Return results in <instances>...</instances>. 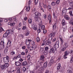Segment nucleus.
<instances>
[{
  "label": "nucleus",
  "instance_id": "obj_6",
  "mask_svg": "<svg viewBox=\"0 0 73 73\" xmlns=\"http://www.w3.org/2000/svg\"><path fill=\"white\" fill-rule=\"evenodd\" d=\"M1 42L0 43V45H2L3 46H4V38H2L1 40Z\"/></svg>",
  "mask_w": 73,
  "mask_h": 73
},
{
  "label": "nucleus",
  "instance_id": "obj_62",
  "mask_svg": "<svg viewBox=\"0 0 73 73\" xmlns=\"http://www.w3.org/2000/svg\"><path fill=\"white\" fill-rule=\"evenodd\" d=\"M15 23H11V25H10L11 26H14V25H15Z\"/></svg>",
  "mask_w": 73,
  "mask_h": 73
},
{
  "label": "nucleus",
  "instance_id": "obj_44",
  "mask_svg": "<svg viewBox=\"0 0 73 73\" xmlns=\"http://www.w3.org/2000/svg\"><path fill=\"white\" fill-rule=\"evenodd\" d=\"M35 5H37V3H38V0H35Z\"/></svg>",
  "mask_w": 73,
  "mask_h": 73
},
{
  "label": "nucleus",
  "instance_id": "obj_64",
  "mask_svg": "<svg viewBox=\"0 0 73 73\" xmlns=\"http://www.w3.org/2000/svg\"><path fill=\"white\" fill-rule=\"evenodd\" d=\"M43 17L44 19H46V15H43Z\"/></svg>",
  "mask_w": 73,
  "mask_h": 73
},
{
  "label": "nucleus",
  "instance_id": "obj_17",
  "mask_svg": "<svg viewBox=\"0 0 73 73\" xmlns=\"http://www.w3.org/2000/svg\"><path fill=\"white\" fill-rule=\"evenodd\" d=\"M48 18L49 21V23H50L52 21L51 20V16L50 15H49L48 16Z\"/></svg>",
  "mask_w": 73,
  "mask_h": 73
},
{
  "label": "nucleus",
  "instance_id": "obj_24",
  "mask_svg": "<svg viewBox=\"0 0 73 73\" xmlns=\"http://www.w3.org/2000/svg\"><path fill=\"white\" fill-rule=\"evenodd\" d=\"M1 69L2 70H4V69H5V67H4V65H1Z\"/></svg>",
  "mask_w": 73,
  "mask_h": 73
},
{
  "label": "nucleus",
  "instance_id": "obj_20",
  "mask_svg": "<svg viewBox=\"0 0 73 73\" xmlns=\"http://www.w3.org/2000/svg\"><path fill=\"white\" fill-rule=\"evenodd\" d=\"M47 9L48 11H52V7L51 6L48 5L47 6Z\"/></svg>",
  "mask_w": 73,
  "mask_h": 73
},
{
  "label": "nucleus",
  "instance_id": "obj_11",
  "mask_svg": "<svg viewBox=\"0 0 73 73\" xmlns=\"http://www.w3.org/2000/svg\"><path fill=\"white\" fill-rule=\"evenodd\" d=\"M27 58L28 60H29L30 61H32V58L31 57V55L29 54L27 55Z\"/></svg>",
  "mask_w": 73,
  "mask_h": 73
},
{
  "label": "nucleus",
  "instance_id": "obj_59",
  "mask_svg": "<svg viewBox=\"0 0 73 73\" xmlns=\"http://www.w3.org/2000/svg\"><path fill=\"white\" fill-rule=\"evenodd\" d=\"M28 3L29 4V5H30V4H31L32 3V1H31V0L29 1L28 2Z\"/></svg>",
  "mask_w": 73,
  "mask_h": 73
},
{
  "label": "nucleus",
  "instance_id": "obj_51",
  "mask_svg": "<svg viewBox=\"0 0 73 73\" xmlns=\"http://www.w3.org/2000/svg\"><path fill=\"white\" fill-rule=\"evenodd\" d=\"M68 73H73L72 71L71 70H68Z\"/></svg>",
  "mask_w": 73,
  "mask_h": 73
},
{
  "label": "nucleus",
  "instance_id": "obj_29",
  "mask_svg": "<svg viewBox=\"0 0 73 73\" xmlns=\"http://www.w3.org/2000/svg\"><path fill=\"white\" fill-rule=\"evenodd\" d=\"M62 24L63 25H65V20L63 19L62 21Z\"/></svg>",
  "mask_w": 73,
  "mask_h": 73
},
{
  "label": "nucleus",
  "instance_id": "obj_33",
  "mask_svg": "<svg viewBox=\"0 0 73 73\" xmlns=\"http://www.w3.org/2000/svg\"><path fill=\"white\" fill-rule=\"evenodd\" d=\"M15 52L12 51L11 52L10 54H11V55H15Z\"/></svg>",
  "mask_w": 73,
  "mask_h": 73
},
{
  "label": "nucleus",
  "instance_id": "obj_42",
  "mask_svg": "<svg viewBox=\"0 0 73 73\" xmlns=\"http://www.w3.org/2000/svg\"><path fill=\"white\" fill-rule=\"evenodd\" d=\"M56 4V3L54 2H52L51 3L52 5L53 6H54V5H55Z\"/></svg>",
  "mask_w": 73,
  "mask_h": 73
},
{
  "label": "nucleus",
  "instance_id": "obj_50",
  "mask_svg": "<svg viewBox=\"0 0 73 73\" xmlns=\"http://www.w3.org/2000/svg\"><path fill=\"white\" fill-rule=\"evenodd\" d=\"M27 47L28 49H29L30 50V49L31 48V45L30 44H28L27 45Z\"/></svg>",
  "mask_w": 73,
  "mask_h": 73
},
{
  "label": "nucleus",
  "instance_id": "obj_46",
  "mask_svg": "<svg viewBox=\"0 0 73 73\" xmlns=\"http://www.w3.org/2000/svg\"><path fill=\"white\" fill-rule=\"evenodd\" d=\"M53 28L54 29H56V25H54L53 26Z\"/></svg>",
  "mask_w": 73,
  "mask_h": 73
},
{
  "label": "nucleus",
  "instance_id": "obj_12",
  "mask_svg": "<svg viewBox=\"0 0 73 73\" xmlns=\"http://www.w3.org/2000/svg\"><path fill=\"white\" fill-rule=\"evenodd\" d=\"M64 19L65 20H68L70 19V18L69 17V16L68 15H66L64 16Z\"/></svg>",
  "mask_w": 73,
  "mask_h": 73
},
{
  "label": "nucleus",
  "instance_id": "obj_61",
  "mask_svg": "<svg viewBox=\"0 0 73 73\" xmlns=\"http://www.w3.org/2000/svg\"><path fill=\"white\" fill-rule=\"evenodd\" d=\"M52 64H53L52 63L50 62L48 64V65H49V66H51V65H52Z\"/></svg>",
  "mask_w": 73,
  "mask_h": 73
},
{
  "label": "nucleus",
  "instance_id": "obj_31",
  "mask_svg": "<svg viewBox=\"0 0 73 73\" xmlns=\"http://www.w3.org/2000/svg\"><path fill=\"white\" fill-rule=\"evenodd\" d=\"M40 41V38L38 37H37L36 38V42H38Z\"/></svg>",
  "mask_w": 73,
  "mask_h": 73
},
{
  "label": "nucleus",
  "instance_id": "obj_22",
  "mask_svg": "<svg viewBox=\"0 0 73 73\" xmlns=\"http://www.w3.org/2000/svg\"><path fill=\"white\" fill-rule=\"evenodd\" d=\"M22 65L23 66H25V65H27V61H25L23 62L22 63Z\"/></svg>",
  "mask_w": 73,
  "mask_h": 73
},
{
  "label": "nucleus",
  "instance_id": "obj_30",
  "mask_svg": "<svg viewBox=\"0 0 73 73\" xmlns=\"http://www.w3.org/2000/svg\"><path fill=\"white\" fill-rule=\"evenodd\" d=\"M27 70V69L25 67H23V69H22V71L23 72H25Z\"/></svg>",
  "mask_w": 73,
  "mask_h": 73
},
{
  "label": "nucleus",
  "instance_id": "obj_54",
  "mask_svg": "<svg viewBox=\"0 0 73 73\" xmlns=\"http://www.w3.org/2000/svg\"><path fill=\"white\" fill-rule=\"evenodd\" d=\"M70 24H72V25L73 26V21H70L69 22Z\"/></svg>",
  "mask_w": 73,
  "mask_h": 73
},
{
  "label": "nucleus",
  "instance_id": "obj_41",
  "mask_svg": "<svg viewBox=\"0 0 73 73\" xmlns=\"http://www.w3.org/2000/svg\"><path fill=\"white\" fill-rule=\"evenodd\" d=\"M73 62V57H72L71 58V60H70V62L72 64Z\"/></svg>",
  "mask_w": 73,
  "mask_h": 73
},
{
  "label": "nucleus",
  "instance_id": "obj_37",
  "mask_svg": "<svg viewBox=\"0 0 73 73\" xmlns=\"http://www.w3.org/2000/svg\"><path fill=\"white\" fill-rule=\"evenodd\" d=\"M4 48V46H3V45H0V50L1 49H3Z\"/></svg>",
  "mask_w": 73,
  "mask_h": 73
},
{
  "label": "nucleus",
  "instance_id": "obj_55",
  "mask_svg": "<svg viewBox=\"0 0 73 73\" xmlns=\"http://www.w3.org/2000/svg\"><path fill=\"white\" fill-rule=\"evenodd\" d=\"M27 41L29 42L30 44L31 43V42H32V40L29 39H28Z\"/></svg>",
  "mask_w": 73,
  "mask_h": 73
},
{
  "label": "nucleus",
  "instance_id": "obj_1",
  "mask_svg": "<svg viewBox=\"0 0 73 73\" xmlns=\"http://www.w3.org/2000/svg\"><path fill=\"white\" fill-rule=\"evenodd\" d=\"M34 14L35 15V19H36V21H38V19L39 20H41V19L40 17H38L41 16V14L38 11H36L35 12Z\"/></svg>",
  "mask_w": 73,
  "mask_h": 73
},
{
  "label": "nucleus",
  "instance_id": "obj_58",
  "mask_svg": "<svg viewBox=\"0 0 73 73\" xmlns=\"http://www.w3.org/2000/svg\"><path fill=\"white\" fill-rule=\"evenodd\" d=\"M50 62H51V63L53 64V62H54V60H53V59H51L50 60Z\"/></svg>",
  "mask_w": 73,
  "mask_h": 73
},
{
  "label": "nucleus",
  "instance_id": "obj_39",
  "mask_svg": "<svg viewBox=\"0 0 73 73\" xmlns=\"http://www.w3.org/2000/svg\"><path fill=\"white\" fill-rule=\"evenodd\" d=\"M69 13L70 15V16H73V13H72V11H71L69 12Z\"/></svg>",
  "mask_w": 73,
  "mask_h": 73
},
{
  "label": "nucleus",
  "instance_id": "obj_13",
  "mask_svg": "<svg viewBox=\"0 0 73 73\" xmlns=\"http://www.w3.org/2000/svg\"><path fill=\"white\" fill-rule=\"evenodd\" d=\"M69 52L68 51H66V52H64V57L67 56H68V55L69 54Z\"/></svg>",
  "mask_w": 73,
  "mask_h": 73
},
{
  "label": "nucleus",
  "instance_id": "obj_49",
  "mask_svg": "<svg viewBox=\"0 0 73 73\" xmlns=\"http://www.w3.org/2000/svg\"><path fill=\"white\" fill-rule=\"evenodd\" d=\"M41 31V30L40 29H38L37 30V32H38V33H40Z\"/></svg>",
  "mask_w": 73,
  "mask_h": 73
},
{
  "label": "nucleus",
  "instance_id": "obj_36",
  "mask_svg": "<svg viewBox=\"0 0 73 73\" xmlns=\"http://www.w3.org/2000/svg\"><path fill=\"white\" fill-rule=\"evenodd\" d=\"M21 57V54H19L16 57V59L17 58H20Z\"/></svg>",
  "mask_w": 73,
  "mask_h": 73
},
{
  "label": "nucleus",
  "instance_id": "obj_19",
  "mask_svg": "<svg viewBox=\"0 0 73 73\" xmlns=\"http://www.w3.org/2000/svg\"><path fill=\"white\" fill-rule=\"evenodd\" d=\"M48 64V62H46L44 63V68H46L47 66V64Z\"/></svg>",
  "mask_w": 73,
  "mask_h": 73
},
{
  "label": "nucleus",
  "instance_id": "obj_5",
  "mask_svg": "<svg viewBox=\"0 0 73 73\" xmlns=\"http://www.w3.org/2000/svg\"><path fill=\"white\" fill-rule=\"evenodd\" d=\"M49 40H44L43 41V42L42 44V45H44L46 44V45H49Z\"/></svg>",
  "mask_w": 73,
  "mask_h": 73
},
{
  "label": "nucleus",
  "instance_id": "obj_23",
  "mask_svg": "<svg viewBox=\"0 0 73 73\" xmlns=\"http://www.w3.org/2000/svg\"><path fill=\"white\" fill-rule=\"evenodd\" d=\"M31 8V7L30 5H29V6L27 7L26 8V10L27 12H29L30 10V9Z\"/></svg>",
  "mask_w": 73,
  "mask_h": 73
},
{
  "label": "nucleus",
  "instance_id": "obj_16",
  "mask_svg": "<svg viewBox=\"0 0 73 73\" xmlns=\"http://www.w3.org/2000/svg\"><path fill=\"white\" fill-rule=\"evenodd\" d=\"M54 33H51L49 35V36L51 38H52L53 37H54Z\"/></svg>",
  "mask_w": 73,
  "mask_h": 73
},
{
  "label": "nucleus",
  "instance_id": "obj_25",
  "mask_svg": "<svg viewBox=\"0 0 73 73\" xmlns=\"http://www.w3.org/2000/svg\"><path fill=\"white\" fill-rule=\"evenodd\" d=\"M64 47L66 48L68 46V44L66 42L65 43V44L64 46Z\"/></svg>",
  "mask_w": 73,
  "mask_h": 73
},
{
  "label": "nucleus",
  "instance_id": "obj_4",
  "mask_svg": "<svg viewBox=\"0 0 73 73\" xmlns=\"http://www.w3.org/2000/svg\"><path fill=\"white\" fill-rule=\"evenodd\" d=\"M21 62H15V64L17 66H19L18 68H17V70H20V68H21Z\"/></svg>",
  "mask_w": 73,
  "mask_h": 73
},
{
  "label": "nucleus",
  "instance_id": "obj_15",
  "mask_svg": "<svg viewBox=\"0 0 73 73\" xmlns=\"http://www.w3.org/2000/svg\"><path fill=\"white\" fill-rule=\"evenodd\" d=\"M54 47L55 48H59V45L58 44L56 43L54 46Z\"/></svg>",
  "mask_w": 73,
  "mask_h": 73
},
{
  "label": "nucleus",
  "instance_id": "obj_14",
  "mask_svg": "<svg viewBox=\"0 0 73 73\" xmlns=\"http://www.w3.org/2000/svg\"><path fill=\"white\" fill-rule=\"evenodd\" d=\"M59 38L62 42H64V40H63V39H62V36H61L60 35L59 36Z\"/></svg>",
  "mask_w": 73,
  "mask_h": 73
},
{
  "label": "nucleus",
  "instance_id": "obj_32",
  "mask_svg": "<svg viewBox=\"0 0 73 73\" xmlns=\"http://www.w3.org/2000/svg\"><path fill=\"white\" fill-rule=\"evenodd\" d=\"M66 48L64 47L63 48H62V49H61V50H62V51H63V52H64V51L65 50Z\"/></svg>",
  "mask_w": 73,
  "mask_h": 73
},
{
  "label": "nucleus",
  "instance_id": "obj_43",
  "mask_svg": "<svg viewBox=\"0 0 73 73\" xmlns=\"http://www.w3.org/2000/svg\"><path fill=\"white\" fill-rule=\"evenodd\" d=\"M45 73H52V72H49V70H47L46 71Z\"/></svg>",
  "mask_w": 73,
  "mask_h": 73
},
{
  "label": "nucleus",
  "instance_id": "obj_7",
  "mask_svg": "<svg viewBox=\"0 0 73 73\" xmlns=\"http://www.w3.org/2000/svg\"><path fill=\"white\" fill-rule=\"evenodd\" d=\"M36 48H37V47H36V45H34L32 47H31L30 48V50H32L35 49Z\"/></svg>",
  "mask_w": 73,
  "mask_h": 73
},
{
  "label": "nucleus",
  "instance_id": "obj_38",
  "mask_svg": "<svg viewBox=\"0 0 73 73\" xmlns=\"http://www.w3.org/2000/svg\"><path fill=\"white\" fill-rule=\"evenodd\" d=\"M70 5L71 7H73V2H72L70 3Z\"/></svg>",
  "mask_w": 73,
  "mask_h": 73
},
{
  "label": "nucleus",
  "instance_id": "obj_56",
  "mask_svg": "<svg viewBox=\"0 0 73 73\" xmlns=\"http://www.w3.org/2000/svg\"><path fill=\"white\" fill-rule=\"evenodd\" d=\"M29 32H27L25 34L26 36H28V35H29Z\"/></svg>",
  "mask_w": 73,
  "mask_h": 73
},
{
  "label": "nucleus",
  "instance_id": "obj_26",
  "mask_svg": "<svg viewBox=\"0 0 73 73\" xmlns=\"http://www.w3.org/2000/svg\"><path fill=\"white\" fill-rule=\"evenodd\" d=\"M19 37H20L21 38H24V36L23 35H19Z\"/></svg>",
  "mask_w": 73,
  "mask_h": 73
},
{
  "label": "nucleus",
  "instance_id": "obj_3",
  "mask_svg": "<svg viewBox=\"0 0 73 73\" xmlns=\"http://www.w3.org/2000/svg\"><path fill=\"white\" fill-rule=\"evenodd\" d=\"M9 57L8 56H6V57H3V61L4 62L6 63H8V62H9Z\"/></svg>",
  "mask_w": 73,
  "mask_h": 73
},
{
  "label": "nucleus",
  "instance_id": "obj_9",
  "mask_svg": "<svg viewBox=\"0 0 73 73\" xmlns=\"http://www.w3.org/2000/svg\"><path fill=\"white\" fill-rule=\"evenodd\" d=\"M57 71H59V70L60 69V67H61V64H60V63H58L57 65Z\"/></svg>",
  "mask_w": 73,
  "mask_h": 73
},
{
  "label": "nucleus",
  "instance_id": "obj_48",
  "mask_svg": "<svg viewBox=\"0 0 73 73\" xmlns=\"http://www.w3.org/2000/svg\"><path fill=\"white\" fill-rule=\"evenodd\" d=\"M30 43L27 41V40L26 41V45H29L30 44Z\"/></svg>",
  "mask_w": 73,
  "mask_h": 73
},
{
  "label": "nucleus",
  "instance_id": "obj_40",
  "mask_svg": "<svg viewBox=\"0 0 73 73\" xmlns=\"http://www.w3.org/2000/svg\"><path fill=\"white\" fill-rule=\"evenodd\" d=\"M2 31H4V29H3V27H0V32H1Z\"/></svg>",
  "mask_w": 73,
  "mask_h": 73
},
{
  "label": "nucleus",
  "instance_id": "obj_35",
  "mask_svg": "<svg viewBox=\"0 0 73 73\" xmlns=\"http://www.w3.org/2000/svg\"><path fill=\"white\" fill-rule=\"evenodd\" d=\"M28 21L29 24H31V23H32V19H29Z\"/></svg>",
  "mask_w": 73,
  "mask_h": 73
},
{
  "label": "nucleus",
  "instance_id": "obj_27",
  "mask_svg": "<svg viewBox=\"0 0 73 73\" xmlns=\"http://www.w3.org/2000/svg\"><path fill=\"white\" fill-rule=\"evenodd\" d=\"M8 48L7 47L5 48L4 50L5 53H7L8 52Z\"/></svg>",
  "mask_w": 73,
  "mask_h": 73
},
{
  "label": "nucleus",
  "instance_id": "obj_60",
  "mask_svg": "<svg viewBox=\"0 0 73 73\" xmlns=\"http://www.w3.org/2000/svg\"><path fill=\"white\" fill-rule=\"evenodd\" d=\"M43 7H44V8H47V6L46 5H43Z\"/></svg>",
  "mask_w": 73,
  "mask_h": 73
},
{
  "label": "nucleus",
  "instance_id": "obj_47",
  "mask_svg": "<svg viewBox=\"0 0 73 73\" xmlns=\"http://www.w3.org/2000/svg\"><path fill=\"white\" fill-rule=\"evenodd\" d=\"M45 50H48L49 49V48L48 46H46L45 48Z\"/></svg>",
  "mask_w": 73,
  "mask_h": 73
},
{
  "label": "nucleus",
  "instance_id": "obj_21",
  "mask_svg": "<svg viewBox=\"0 0 73 73\" xmlns=\"http://www.w3.org/2000/svg\"><path fill=\"white\" fill-rule=\"evenodd\" d=\"M40 60H42V61H44V58H45V57L44 55H42L40 56Z\"/></svg>",
  "mask_w": 73,
  "mask_h": 73
},
{
  "label": "nucleus",
  "instance_id": "obj_2",
  "mask_svg": "<svg viewBox=\"0 0 73 73\" xmlns=\"http://www.w3.org/2000/svg\"><path fill=\"white\" fill-rule=\"evenodd\" d=\"M13 31L11 30H7L6 33H5L3 35V37H7L8 35H9L10 33H12Z\"/></svg>",
  "mask_w": 73,
  "mask_h": 73
},
{
  "label": "nucleus",
  "instance_id": "obj_34",
  "mask_svg": "<svg viewBox=\"0 0 73 73\" xmlns=\"http://www.w3.org/2000/svg\"><path fill=\"white\" fill-rule=\"evenodd\" d=\"M41 29H44L45 28V26H44V25H41Z\"/></svg>",
  "mask_w": 73,
  "mask_h": 73
},
{
  "label": "nucleus",
  "instance_id": "obj_63",
  "mask_svg": "<svg viewBox=\"0 0 73 73\" xmlns=\"http://www.w3.org/2000/svg\"><path fill=\"white\" fill-rule=\"evenodd\" d=\"M23 59L21 58H20L19 59V61H20V62H23Z\"/></svg>",
  "mask_w": 73,
  "mask_h": 73
},
{
  "label": "nucleus",
  "instance_id": "obj_45",
  "mask_svg": "<svg viewBox=\"0 0 73 73\" xmlns=\"http://www.w3.org/2000/svg\"><path fill=\"white\" fill-rule=\"evenodd\" d=\"M21 55H22V56H24L25 54V53L23 52L21 53Z\"/></svg>",
  "mask_w": 73,
  "mask_h": 73
},
{
  "label": "nucleus",
  "instance_id": "obj_18",
  "mask_svg": "<svg viewBox=\"0 0 73 73\" xmlns=\"http://www.w3.org/2000/svg\"><path fill=\"white\" fill-rule=\"evenodd\" d=\"M4 65V66L5 68V69H7V68H8L9 66V64H8L6 63L3 65Z\"/></svg>",
  "mask_w": 73,
  "mask_h": 73
},
{
  "label": "nucleus",
  "instance_id": "obj_57",
  "mask_svg": "<svg viewBox=\"0 0 73 73\" xmlns=\"http://www.w3.org/2000/svg\"><path fill=\"white\" fill-rule=\"evenodd\" d=\"M35 42H32L31 43V44L32 45H35Z\"/></svg>",
  "mask_w": 73,
  "mask_h": 73
},
{
  "label": "nucleus",
  "instance_id": "obj_28",
  "mask_svg": "<svg viewBox=\"0 0 73 73\" xmlns=\"http://www.w3.org/2000/svg\"><path fill=\"white\" fill-rule=\"evenodd\" d=\"M40 52H42V53H44V48H41L40 49Z\"/></svg>",
  "mask_w": 73,
  "mask_h": 73
},
{
  "label": "nucleus",
  "instance_id": "obj_10",
  "mask_svg": "<svg viewBox=\"0 0 73 73\" xmlns=\"http://www.w3.org/2000/svg\"><path fill=\"white\" fill-rule=\"evenodd\" d=\"M67 9H66V8H64L63 9L62 11V13H66Z\"/></svg>",
  "mask_w": 73,
  "mask_h": 73
},
{
  "label": "nucleus",
  "instance_id": "obj_52",
  "mask_svg": "<svg viewBox=\"0 0 73 73\" xmlns=\"http://www.w3.org/2000/svg\"><path fill=\"white\" fill-rule=\"evenodd\" d=\"M28 52V50L27 49L25 50V53L26 54H27V53Z\"/></svg>",
  "mask_w": 73,
  "mask_h": 73
},
{
  "label": "nucleus",
  "instance_id": "obj_8",
  "mask_svg": "<svg viewBox=\"0 0 73 73\" xmlns=\"http://www.w3.org/2000/svg\"><path fill=\"white\" fill-rule=\"evenodd\" d=\"M54 49L53 48H51L50 50L49 53L50 54L51 53H54Z\"/></svg>",
  "mask_w": 73,
  "mask_h": 73
},
{
  "label": "nucleus",
  "instance_id": "obj_53",
  "mask_svg": "<svg viewBox=\"0 0 73 73\" xmlns=\"http://www.w3.org/2000/svg\"><path fill=\"white\" fill-rule=\"evenodd\" d=\"M60 3V0H57V1H56V4H59V3Z\"/></svg>",
  "mask_w": 73,
  "mask_h": 73
}]
</instances>
